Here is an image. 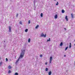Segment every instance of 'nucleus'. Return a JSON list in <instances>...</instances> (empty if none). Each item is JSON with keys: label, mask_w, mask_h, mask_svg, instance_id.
Wrapping results in <instances>:
<instances>
[{"label": "nucleus", "mask_w": 75, "mask_h": 75, "mask_svg": "<svg viewBox=\"0 0 75 75\" xmlns=\"http://www.w3.org/2000/svg\"><path fill=\"white\" fill-rule=\"evenodd\" d=\"M30 22H31V21H30V20H29L28 22V24H30Z\"/></svg>", "instance_id": "21"}, {"label": "nucleus", "mask_w": 75, "mask_h": 75, "mask_svg": "<svg viewBox=\"0 0 75 75\" xmlns=\"http://www.w3.org/2000/svg\"><path fill=\"white\" fill-rule=\"evenodd\" d=\"M46 35H47L46 34H45V35H44V33H42L41 35V37H43L45 38L46 37Z\"/></svg>", "instance_id": "2"}, {"label": "nucleus", "mask_w": 75, "mask_h": 75, "mask_svg": "<svg viewBox=\"0 0 75 75\" xmlns=\"http://www.w3.org/2000/svg\"><path fill=\"white\" fill-rule=\"evenodd\" d=\"M24 52H25V50H22V52L21 53L20 57H24Z\"/></svg>", "instance_id": "1"}, {"label": "nucleus", "mask_w": 75, "mask_h": 75, "mask_svg": "<svg viewBox=\"0 0 75 75\" xmlns=\"http://www.w3.org/2000/svg\"><path fill=\"white\" fill-rule=\"evenodd\" d=\"M15 75H18V73H15Z\"/></svg>", "instance_id": "22"}, {"label": "nucleus", "mask_w": 75, "mask_h": 75, "mask_svg": "<svg viewBox=\"0 0 75 75\" xmlns=\"http://www.w3.org/2000/svg\"><path fill=\"white\" fill-rule=\"evenodd\" d=\"M43 14H42V13H41L40 14V16L41 17H42V16H43Z\"/></svg>", "instance_id": "12"}, {"label": "nucleus", "mask_w": 75, "mask_h": 75, "mask_svg": "<svg viewBox=\"0 0 75 75\" xmlns=\"http://www.w3.org/2000/svg\"><path fill=\"white\" fill-rule=\"evenodd\" d=\"M71 48V43H70V45H69V48Z\"/></svg>", "instance_id": "10"}, {"label": "nucleus", "mask_w": 75, "mask_h": 75, "mask_svg": "<svg viewBox=\"0 0 75 75\" xmlns=\"http://www.w3.org/2000/svg\"><path fill=\"white\" fill-rule=\"evenodd\" d=\"M19 23L20 24H22V22L21 21L19 22Z\"/></svg>", "instance_id": "23"}, {"label": "nucleus", "mask_w": 75, "mask_h": 75, "mask_svg": "<svg viewBox=\"0 0 75 75\" xmlns=\"http://www.w3.org/2000/svg\"><path fill=\"white\" fill-rule=\"evenodd\" d=\"M45 71H48V69L47 68H46Z\"/></svg>", "instance_id": "24"}, {"label": "nucleus", "mask_w": 75, "mask_h": 75, "mask_svg": "<svg viewBox=\"0 0 75 75\" xmlns=\"http://www.w3.org/2000/svg\"><path fill=\"white\" fill-rule=\"evenodd\" d=\"M54 1H56V0H54Z\"/></svg>", "instance_id": "32"}, {"label": "nucleus", "mask_w": 75, "mask_h": 75, "mask_svg": "<svg viewBox=\"0 0 75 75\" xmlns=\"http://www.w3.org/2000/svg\"><path fill=\"white\" fill-rule=\"evenodd\" d=\"M68 48V46H67V47H66L65 49V51H66L67 50V49Z\"/></svg>", "instance_id": "19"}, {"label": "nucleus", "mask_w": 75, "mask_h": 75, "mask_svg": "<svg viewBox=\"0 0 75 75\" xmlns=\"http://www.w3.org/2000/svg\"><path fill=\"white\" fill-rule=\"evenodd\" d=\"M62 45H63V43H62V42H61L60 44V46L62 47Z\"/></svg>", "instance_id": "7"}, {"label": "nucleus", "mask_w": 75, "mask_h": 75, "mask_svg": "<svg viewBox=\"0 0 75 75\" xmlns=\"http://www.w3.org/2000/svg\"><path fill=\"white\" fill-rule=\"evenodd\" d=\"M52 60V57H51L50 58V64L51 63V62Z\"/></svg>", "instance_id": "4"}, {"label": "nucleus", "mask_w": 75, "mask_h": 75, "mask_svg": "<svg viewBox=\"0 0 75 75\" xmlns=\"http://www.w3.org/2000/svg\"><path fill=\"white\" fill-rule=\"evenodd\" d=\"M23 57H20L18 59V60H17L16 62V63H17L18 61H19V60H20V59H21V58H22Z\"/></svg>", "instance_id": "3"}, {"label": "nucleus", "mask_w": 75, "mask_h": 75, "mask_svg": "<svg viewBox=\"0 0 75 75\" xmlns=\"http://www.w3.org/2000/svg\"><path fill=\"white\" fill-rule=\"evenodd\" d=\"M8 73H11V71H10V70H9Z\"/></svg>", "instance_id": "25"}, {"label": "nucleus", "mask_w": 75, "mask_h": 75, "mask_svg": "<svg viewBox=\"0 0 75 75\" xmlns=\"http://www.w3.org/2000/svg\"><path fill=\"white\" fill-rule=\"evenodd\" d=\"M8 68H9V69H10V68H11V67L10 66H9L8 67Z\"/></svg>", "instance_id": "17"}, {"label": "nucleus", "mask_w": 75, "mask_h": 75, "mask_svg": "<svg viewBox=\"0 0 75 75\" xmlns=\"http://www.w3.org/2000/svg\"><path fill=\"white\" fill-rule=\"evenodd\" d=\"M48 74L49 75H51V71H49L48 73Z\"/></svg>", "instance_id": "8"}, {"label": "nucleus", "mask_w": 75, "mask_h": 75, "mask_svg": "<svg viewBox=\"0 0 75 75\" xmlns=\"http://www.w3.org/2000/svg\"><path fill=\"white\" fill-rule=\"evenodd\" d=\"M64 57H65V55H64Z\"/></svg>", "instance_id": "33"}, {"label": "nucleus", "mask_w": 75, "mask_h": 75, "mask_svg": "<svg viewBox=\"0 0 75 75\" xmlns=\"http://www.w3.org/2000/svg\"><path fill=\"white\" fill-rule=\"evenodd\" d=\"M3 63L2 62H0V65H2Z\"/></svg>", "instance_id": "26"}, {"label": "nucleus", "mask_w": 75, "mask_h": 75, "mask_svg": "<svg viewBox=\"0 0 75 75\" xmlns=\"http://www.w3.org/2000/svg\"><path fill=\"white\" fill-rule=\"evenodd\" d=\"M74 45L75 46V44H74Z\"/></svg>", "instance_id": "34"}, {"label": "nucleus", "mask_w": 75, "mask_h": 75, "mask_svg": "<svg viewBox=\"0 0 75 75\" xmlns=\"http://www.w3.org/2000/svg\"><path fill=\"white\" fill-rule=\"evenodd\" d=\"M0 66H1V65H0Z\"/></svg>", "instance_id": "35"}, {"label": "nucleus", "mask_w": 75, "mask_h": 75, "mask_svg": "<svg viewBox=\"0 0 75 75\" xmlns=\"http://www.w3.org/2000/svg\"><path fill=\"white\" fill-rule=\"evenodd\" d=\"M25 32H27L28 31V29H26V30H25Z\"/></svg>", "instance_id": "18"}, {"label": "nucleus", "mask_w": 75, "mask_h": 75, "mask_svg": "<svg viewBox=\"0 0 75 75\" xmlns=\"http://www.w3.org/2000/svg\"><path fill=\"white\" fill-rule=\"evenodd\" d=\"M40 57H42V55L41 54V55H40Z\"/></svg>", "instance_id": "29"}, {"label": "nucleus", "mask_w": 75, "mask_h": 75, "mask_svg": "<svg viewBox=\"0 0 75 75\" xmlns=\"http://www.w3.org/2000/svg\"><path fill=\"white\" fill-rule=\"evenodd\" d=\"M57 3L56 4V6H58V2H57Z\"/></svg>", "instance_id": "20"}, {"label": "nucleus", "mask_w": 75, "mask_h": 75, "mask_svg": "<svg viewBox=\"0 0 75 75\" xmlns=\"http://www.w3.org/2000/svg\"><path fill=\"white\" fill-rule=\"evenodd\" d=\"M31 40L30 39V38H29L28 40V42H30V41Z\"/></svg>", "instance_id": "15"}, {"label": "nucleus", "mask_w": 75, "mask_h": 75, "mask_svg": "<svg viewBox=\"0 0 75 75\" xmlns=\"http://www.w3.org/2000/svg\"><path fill=\"white\" fill-rule=\"evenodd\" d=\"M65 19L66 20V21H68V17H67V16H66L65 17Z\"/></svg>", "instance_id": "5"}, {"label": "nucleus", "mask_w": 75, "mask_h": 75, "mask_svg": "<svg viewBox=\"0 0 75 75\" xmlns=\"http://www.w3.org/2000/svg\"><path fill=\"white\" fill-rule=\"evenodd\" d=\"M71 16L72 18H74V16H73V14L71 13Z\"/></svg>", "instance_id": "13"}, {"label": "nucleus", "mask_w": 75, "mask_h": 75, "mask_svg": "<svg viewBox=\"0 0 75 75\" xmlns=\"http://www.w3.org/2000/svg\"><path fill=\"white\" fill-rule=\"evenodd\" d=\"M64 30H66V28H64Z\"/></svg>", "instance_id": "31"}, {"label": "nucleus", "mask_w": 75, "mask_h": 75, "mask_svg": "<svg viewBox=\"0 0 75 75\" xmlns=\"http://www.w3.org/2000/svg\"><path fill=\"white\" fill-rule=\"evenodd\" d=\"M50 41V38H49V40H47V42H48V41Z\"/></svg>", "instance_id": "16"}, {"label": "nucleus", "mask_w": 75, "mask_h": 75, "mask_svg": "<svg viewBox=\"0 0 75 75\" xmlns=\"http://www.w3.org/2000/svg\"><path fill=\"white\" fill-rule=\"evenodd\" d=\"M18 15V13H17L16 15V17H17Z\"/></svg>", "instance_id": "27"}, {"label": "nucleus", "mask_w": 75, "mask_h": 75, "mask_svg": "<svg viewBox=\"0 0 75 75\" xmlns=\"http://www.w3.org/2000/svg\"><path fill=\"white\" fill-rule=\"evenodd\" d=\"M57 17H58V16H57V15H56L54 16V18H57Z\"/></svg>", "instance_id": "11"}, {"label": "nucleus", "mask_w": 75, "mask_h": 75, "mask_svg": "<svg viewBox=\"0 0 75 75\" xmlns=\"http://www.w3.org/2000/svg\"><path fill=\"white\" fill-rule=\"evenodd\" d=\"M38 27H39V25H37V26L35 27V28H37Z\"/></svg>", "instance_id": "14"}, {"label": "nucleus", "mask_w": 75, "mask_h": 75, "mask_svg": "<svg viewBox=\"0 0 75 75\" xmlns=\"http://www.w3.org/2000/svg\"><path fill=\"white\" fill-rule=\"evenodd\" d=\"M6 61H7L8 60V59H7V58H6Z\"/></svg>", "instance_id": "28"}, {"label": "nucleus", "mask_w": 75, "mask_h": 75, "mask_svg": "<svg viewBox=\"0 0 75 75\" xmlns=\"http://www.w3.org/2000/svg\"><path fill=\"white\" fill-rule=\"evenodd\" d=\"M9 32H11V26H9Z\"/></svg>", "instance_id": "6"}, {"label": "nucleus", "mask_w": 75, "mask_h": 75, "mask_svg": "<svg viewBox=\"0 0 75 75\" xmlns=\"http://www.w3.org/2000/svg\"><path fill=\"white\" fill-rule=\"evenodd\" d=\"M62 13H65V11H64V9H62Z\"/></svg>", "instance_id": "9"}, {"label": "nucleus", "mask_w": 75, "mask_h": 75, "mask_svg": "<svg viewBox=\"0 0 75 75\" xmlns=\"http://www.w3.org/2000/svg\"><path fill=\"white\" fill-rule=\"evenodd\" d=\"M47 62H46L45 63V65H47Z\"/></svg>", "instance_id": "30"}]
</instances>
